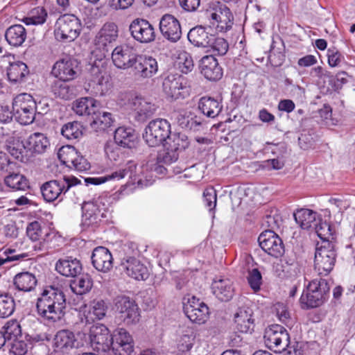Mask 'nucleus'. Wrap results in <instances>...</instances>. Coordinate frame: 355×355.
I'll return each instance as SVG.
<instances>
[{
  "label": "nucleus",
  "mask_w": 355,
  "mask_h": 355,
  "mask_svg": "<svg viewBox=\"0 0 355 355\" xmlns=\"http://www.w3.org/2000/svg\"><path fill=\"white\" fill-rule=\"evenodd\" d=\"M66 297L63 291L56 287L45 288L37 300V314L45 321L55 323L65 314Z\"/></svg>",
  "instance_id": "obj_1"
},
{
  "label": "nucleus",
  "mask_w": 355,
  "mask_h": 355,
  "mask_svg": "<svg viewBox=\"0 0 355 355\" xmlns=\"http://www.w3.org/2000/svg\"><path fill=\"white\" fill-rule=\"evenodd\" d=\"M80 184V180L72 175H64L62 178L44 182L40 191L45 201L51 202L64 195L71 187Z\"/></svg>",
  "instance_id": "obj_2"
},
{
  "label": "nucleus",
  "mask_w": 355,
  "mask_h": 355,
  "mask_svg": "<svg viewBox=\"0 0 355 355\" xmlns=\"http://www.w3.org/2000/svg\"><path fill=\"white\" fill-rule=\"evenodd\" d=\"M329 291V286L326 279H315L311 281L303 291L300 297V302L303 307L315 308L322 305L326 300Z\"/></svg>",
  "instance_id": "obj_3"
},
{
  "label": "nucleus",
  "mask_w": 355,
  "mask_h": 355,
  "mask_svg": "<svg viewBox=\"0 0 355 355\" xmlns=\"http://www.w3.org/2000/svg\"><path fill=\"white\" fill-rule=\"evenodd\" d=\"M336 257V243L328 241L322 242L315 250V270L320 275H327L334 268Z\"/></svg>",
  "instance_id": "obj_4"
},
{
  "label": "nucleus",
  "mask_w": 355,
  "mask_h": 355,
  "mask_svg": "<svg viewBox=\"0 0 355 355\" xmlns=\"http://www.w3.org/2000/svg\"><path fill=\"white\" fill-rule=\"evenodd\" d=\"M35 110L34 98L28 94H20L13 100V116L21 125H29L34 121L36 115Z\"/></svg>",
  "instance_id": "obj_5"
},
{
  "label": "nucleus",
  "mask_w": 355,
  "mask_h": 355,
  "mask_svg": "<svg viewBox=\"0 0 355 355\" xmlns=\"http://www.w3.org/2000/svg\"><path fill=\"white\" fill-rule=\"evenodd\" d=\"M80 21L76 16L71 14L63 15L55 23V38L64 42L73 41L80 34Z\"/></svg>",
  "instance_id": "obj_6"
},
{
  "label": "nucleus",
  "mask_w": 355,
  "mask_h": 355,
  "mask_svg": "<svg viewBox=\"0 0 355 355\" xmlns=\"http://www.w3.org/2000/svg\"><path fill=\"white\" fill-rule=\"evenodd\" d=\"M171 134V124L164 119H156L149 122L145 128L144 139L150 147L164 144Z\"/></svg>",
  "instance_id": "obj_7"
},
{
  "label": "nucleus",
  "mask_w": 355,
  "mask_h": 355,
  "mask_svg": "<svg viewBox=\"0 0 355 355\" xmlns=\"http://www.w3.org/2000/svg\"><path fill=\"white\" fill-rule=\"evenodd\" d=\"M263 339L266 346L275 353L286 349L290 343L287 330L279 324H272L266 328Z\"/></svg>",
  "instance_id": "obj_8"
},
{
  "label": "nucleus",
  "mask_w": 355,
  "mask_h": 355,
  "mask_svg": "<svg viewBox=\"0 0 355 355\" xmlns=\"http://www.w3.org/2000/svg\"><path fill=\"white\" fill-rule=\"evenodd\" d=\"M125 98L127 101L125 105L135 112V118L139 121H146L152 116L156 110L154 104L135 94L127 93L125 94Z\"/></svg>",
  "instance_id": "obj_9"
},
{
  "label": "nucleus",
  "mask_w": 355,
  "mask_h": 355,
  "mask_svg": "<svg viewBox=\"0 0 355 355\" xmlns=\"http://www.w3.org/2000/svg\"><path fill=\"white\" fill-rule=\"evenodd\" d=\"M129 31L133 39L141 44L150 43L156 38L154 26L145 19H135L129 26Z\"/></svg>",
  "instance_id": "obj_10"
},
{
  "label": "nucleus",
  "mask_w": 355,
  "mask_h": 355,
  "mask_svg": "<svg viewBox=\"0 0 355 355\" xmlns=\"http://www.w3.org/2000/svg\"><path fill=\"white\" fill-rule=\"evenodd\" d=\"M184 313L193 322L204 324L209 318V311L207 305L200 299L192 296L184 302Z\"/></svg>",
  "instance_id": "obj_11"
},
{
  "label": "nucleus",
  "mask_w": 355,
  "mask_h": 355,
  "mask_svg": "<svg viewBox=\"0 0 355 355\" xmlns=\"http://www.w3.org/2000/svg\"><path fill=\"white\" fill-rule=\"evenodd\" d=\"M258 241L263 251L275 258L282 257L285 252L282 240L273 230L263 232Z\"/></svg>",
  "instance_id": "obj_12"
},
{
  "label": "nucleus",
  "mask_w": 355,
  "mask_h": 355,
  "mask_svg": "<svg viewBox=\"0 0 355 355\" xmlns=\"http://www.w3.org/2000/svg\"><path fill=\"white\" fill-rule=\"evenodd\" d=\"M211 24L219 32L230 31L234 24V16L230 9L225 4L219 3L208 13Z\"/></svg>",
  "instance_id": "obj_13"
},
{
  "label": "nucleus",
  "mask_w": 355,
  "mask_h": 355,
  "mask_svg": "<svg viewBox=\"0 0 355 355\" xmlns=\"http://www.w3.org/2000/svg\"><path fill=\"white\" fill-rule=\"evenodd\" d=\"M158 71V64L152 56L139 54L132 68V74L137 80L152 78Z\"/></svg>",
  "instance_id": "obj_14"
},
{
  "label": "nucleus",
  "mask_w": 355,
  "mask_h": 355,
  "mask_svg": "<svg viewBox=\"0 0 355 355\" xmlns=\"http://www.w3.org/2000/svg\"><path fill=\"white\" fill-rule=\"evenodd\" d=\"M111 342V349L115 355H132L134 352L132 337L123 328L113 331Z\"/></svg>",
  "instance_id": "obj_15"
},
{
  "label": "nucleus",
  "mask_w": 355,
  "mask_h": 355,
  "mask_svg": "<svg viewBox=\"0 0 355 355\" xmlns=\"http://www.w3.org/2000/svg\"><path fill=\"white\" fill-rule=\"evenodd\" d=\"M90 344L98 352H106L111 349L112 335L108 328L103 324L93 325L89 332Z\"/></svg>",
  "instance_id": "obj_16"
},
{
  "label": "nucleus",
  "mask_w": 355,
  "mask_h": 355,
  "mask_svg": "<svg viewBox=\"0 0 355 355\" xmlns=\"http://www.w3.org/2000/svg\"><path fill=\"white\" fill-rule=\"evenodd\" d=\"M79 71V62L73 58L58 60L53 66L51 73L57 78L70 81L75 79Z\"/></svg>",
  "instance_id": "obj_17"
},
{
  "label": "nucleus",
  "mask_w": 355,
  "mask_h": 355,
  "mask_svg": "<svg viewBox=\"0 0 355 355\" xmlns=\"http://www.w3.org/2000/svg\"><path fill=\"white\" fill-rule=\"evenodd\" d=\"M138 55L139 53H137L132 47L122 44L114 49L112 52V60L114 66L119 69H132Z\"/></svg>",
  "instance_id": "obj_18"
},
{
  "label": "nucleus",
  "mask_w": 355,
  "mask_h": 355,
  "mask_svg": "<svg viewBox=\"0 0 355 355\" xmlns=\"http://www.w3.org/2000/svg\"><path fill=\"white\" fill-rule=\"evenodd\" d=\"M83 215L81 225L83 229L90 227L97 226L103 218L106 216L100 204L97 202H87L83 204L82 207Z\"/></svg>",
  "instance_id": "obj_19"
},
{
  "label": "nucleus",
  "mask_w": 355,
  "mask_h": 355,
  "mask_svg": "<svg viewBox=\"0 0 355 355\" xmlns=\"http://www.w3.org/2000/svg\"><path fill=\"white\" fill-rule=\"evenodd\" d=\"M159 30L163 37L171 42H178L182 35L180 21L170 14H165L161 17Z\"/></svg>",
  "instance_id": "obj_20"
},
{
  "label": "nucleus",
  "mask_w": 355,
  "mask_h": 355,
  "mask_svg": "<svg viewBox=\"0 0 355 355\" xmlns=\"http://www.w3.org/2000/svg\"><path fill=\"white\" fill-rule=\"evenodd\" d=\"M116 306L121 314V318L127 324H133L139 321L140 316L139 307L135 302L129 297H119Z\"/></svg>",
  "instance_id": "obj_21"
},
{
  "label": "nucleus",
  "mask_w": 355,
  "mask_h": 355,
  "mask_svg": "<svg viewBox=\"0 0 355 355\" xmlns=\"http://www.w3.org/2000/svg\"><path fill=\"white\" fill-rule=\"evenodd\" d=\"M136 168L137 165L133 161H128L120 168L112 172L110 174L101 177L87 178H85L84 181L86 185L89 184L98 185L109 180H120L128 175L132 177Z\"/></svg>",
  "instance_id": "obj_22"
},
{
  "label": "nucleus",
  "mask_w": 355,
  "mask_h": 355,
  "mask_svg": "<svg viewBox=\"0 0 355 355\" xmlns=\"http://www.w3.org/2000/svg\"><path fill=\"white\" fill-rule=\"evenodd\" d=\"M121 266L129 277L136 280H146L149 276L148 268L134 257H123Z\"/></svg>",
  "instance_id": "obj_23"
},
{
  "label": "nucleus",
  "mask_w": 355,
  "mask_h": 355,
  "mask_svg": "<svg viewBox=\"0 0 355 355\" xmlns=\"http://www.w3.org/2000/svg\"><path fill=\"white\" fill-rule=\"evenodd\" d=\"M254 313L248 306L239 307L234 314L236 328L241 333H252L255 327Z\"/></svg>",
  "instance_id": "obj_24"
},
{
  "label": "nucleus",
  "mask_w": 355,
  "mask_h": 355,
  "mask_svg": "<svg viewBox=\"0 0 355 355\" xmlns=\"http://www.w3.org/2000/svg\"><path fill=\"white\" fill-rule=\"evenodd\" d=\"M93 266L102 272H109L113 267V257L105 247L98 246L94 249L91 257Z\"/></svg>",
  "instance_id": "obj_25"
},
{
  "label": "nucleus",
  "mask_w": 355,
  "mask_h": 355,
  "mask_svg": "<svg viewBox=\"0 0 355 355\" xmlns=\"http://www.w3.org/2000/svg\"><path fill=\"white\" fill-rule=\"evenodd\" d=\"M201 73L207 80L216 81L223 76V69L217 59L212 55H205L200 60Z\"/></svg>",
  "instance_id": "obj_26"
},
{
  "label": "nucleus",
  "mask_w": 355,
  "mask_h": 355,
  "mask_svg": "<svg viewBox=\"0 0 355 355\" xmlns=\"http://www.w3.org/2000/svg\"><path fill=\"white\" fill-rule=\"evenodd\" d=\"M5 148L15 159L21 162L28 163L31 162V155L24 144L18 138L8 137L6 139Z\"/></svg>",
  "instance_id": "obj_27"
},
{
  "label": "nucleus",
  "mask_w": 355,
  "mask_h": 355,
  "mask_svg": "<svg viewBox=\"0 0 355 355\" xmlns=\"http://www.w3.org/2000/svg\"><path fill=\"white\" fill-rule=\"evenodd\" d=\"M183 78L179 74L170 73L163 80V91L167 97L177 99L181 95V90L184 89L182 85Z\"/></svg>",
  "instance_id": "obj_28"
},
{
  "label": "nucleus",
  "mask_w": 355,
  "mask_h": 355,
  "mask_svg": "<svg viewBox=\"0 0 355 355\" xmlns=\"http://www.w3.org/2000/svg\"><path fill=\"white\" fill-rule=\"evenodd\" d=\"M50 143L46 136L40 132H34L31 134L26 141V147L31 155V161L33 155L42 154L49 147Z\"/></svg>",
  "instance_id": "obj_29"
},
{
  "label": "nucleus",
  "mask_w": 355,
  "mask_h": 355,
  "mask_svg": "<svg viewBox=\"0 0 355 355\" xmlns=\"http://www.w3.org/2000/svg\"><path fill=\"white\" fill-rule=\"evenodd\" d=\"M55 270L63 276L76 277L80 273L82 265L79 260L69 257L59 259L55 264Z\"/></svg>",
  "instance_id": "obj_30"
},
{
  "label": "nucleus",
  "mask_w": 355,
  "mask_h": 355,
  "mask_svg": "<svg viewBox=\"0 0 355 355\" xmlns=\"http://www.w3.org/2000/svg\"><path fill=\"white\" fill-rule=\"evenodd\" d=\"M214 34L209 33L207 28L202 26H196L188 33L189 41L195 46L206 49L212 39Z\"/></svg>",
  "instance_id": "obj_31"
},
{
  "label": "nucleus",
  "mask_w": 355,
  "mask_h": 355,
  "mask_svg": "<svg viewBox=\"0 0 355 355\" xmlns=\"http://www.w3.org/2000/svg\"><path fill=\"white\" fill-rule=\"evenodd\" d=\"M118 26L114 22L105 23L98 33L96 42L100 46L106 47L107 44L116 41L118 37Z\"/></svg>",
  "instance_id": "obj_32"
},
{
  "label": "nucleus",
  "mask_w": 355,
  "mask_h": 355,
  "mask_svg": "<svg viewBox=\"0 0 355 355\" xmlns=\"http://www.w3.org/2000/svg\"><path fill=\"white\" fill-rule=\"evenodd\" d=\"M54 342L56 347L62 350H69L80 347V343L76 338L73 332L67 329L58 331L55 336Z\"/></svg>",
  "instance_id": "obj_33"
},
{
  "label": "nucleus",
  "mask_w": 355,
  "mask_h": 355,
  "mask_svg": "<svg viewBox=\"0 0 355 355\" xmlns=\"http://www.w3.org/2000/svg\"><path fill=\"white\" fill-rule=\"evenodd\" d=\"M295 220L304 230L313 229L320 220L319 215L309 209H300L293 214Z\"/></svg>",
  "instance_id": "obj_34"
},
{
  "label": "nucleus",
  "mask_w": 355,
  "mask_h": 355,
  "mask_svg": "<svg viewBox=\"0 0 355 355\" xmlns=\"http://www.w3.org/2000/svg\"><path fill=\"white\" fill-rule=\"evenodd\" d=\"M201 112L209 118H215L221 112L223 105L220 101L210 96L202 97L198 103Z\"/></svg>",
  "instance_id": "obj_35"
},
{
  "label": "nucleus",
  "mask_w": 355,
  "mask_h": 355,
  "mask_svg": "<svg viewBox=\"0 0 355 355\" xmlns=\"http://www.w3.org/2000/svg\"><path fill=\"white\" fill-rule=\"evenodd\" d=\"M29 75L28 66L21 61L10 62L7 69V76L10 82L21 83L25 82Z\"/></svg>",
  "instance_id": "obj_36"
},
{
  "label": "nucleus",
  "mask_w": 355,
  "mask_h": 355,
  "mask_svg": "<svg viewBox=\"0 0 355 355\" xmlns=\"http://www.w3.org/2000/svg\"><path fill=\"white\" fill-rule=\"evenodd\" d=\"M214 294L220 301L227 302L234 295L232 282L229 279H220L214 280L212 283Z\"/></svg>",
  "instance_id": "obj_37"
},
{
  "label": "nucleus",
  "mask_w": 355,
  "mask_h": 355,
  "mask_svg": "<svg viewBox=\"0 0 355 355\" xmlns=\"http://www.w3.org/2000/svg\"><path fill=\"white\" fill-rule=\"evenodd\" d=\"M97 109V101L92 97L80 98L73 103V111L80 116L96 115Z\"/></svg>",
  "instance_id": "obj_38"
},
{
  "label": "nucleus",
  "mask_w": 355,
  "mask_h": 355,
  "mask_svg": "<svg viewBox=\"0 0 355 355\" xmlns=\"http://www.w3.org/2000/svg\"><path fill=\"white\" fill-rule=\"evenodd\" d=\"M114 139L118 146L131 148L135 146L137 137L132 128L119 127L114 132Z\"/></svg>",
  "instance_id": "obj_39"
},
{
  "label": "nucleus",
  "mask_w": 355,
  "mask_h": 355,
  "mask_svg": "<svg viewBox=\"0 0 355 355\" xmlns=\"http://www.w3.org/2000/svg\"><path fill=\"white\" fill-rule=\"evenodd\" d=\"M299 272L295 257L293 254L286 255L280 259L277 265L276 272L281 277H291L297 275Z\"/></svg>",
  "instance_id": "obj_40"
},
{
  "label": "nucleus",
  "mask_w": 355,
  "mask_h": 355,
  "mask_svg": "<svg viewBox=\"0 0 355 355\" xmlns=\"http://www.w3.org/2000/svg\"><path fill=\"white\" fill-rule=\"evenodd\" d=\"M37 283L36 277L29 272L17 274L13 279V284L16 289L23 292L33 291Z\"/></svg>",
  "instance_id": "obj_41"
},
{
  "label": "nucleus",
  "mask_w": 355,
  "mask_h": 355,
  "mask_svg": "<svg viewBox=\"0 0 355 355\" xmlns=\"http://www.w3.org/2000/svg\"><path fill=\"white\" fill-rule=\"evenodd\" d=\"M5 37L10 45L20 46L26 40V31L21 24L12 25L6 30Z\"/></svg>",
  "instance_id": "obj_42"
},
{
  "label": "nucleus",
  "mask_w": 355,
  "mask_h": 355,
  "mask_svg": "<svg viewBox=\"0 0 355 355\" xmlns=\"http://www.w3.org/2000/svg\"><path fill=\"white\" fill-rule=\"evenodd\" d=\"M7 174L4 178V182L8 187L17 191H24L29 188L28 180L24 175L19 173L18 168Z\"/></svg>",
  "instance_id": "obj_43"
},
{
  "label": "nucleus",
  "mask_w": 355,
  "mask_h": 355,
  "mask_svg": "<svg viewBox=\"0 0 355 355\" xmlns=\"http://www.w3.org/2000/svg\"><path fill=\"white\" fill-rule=\"evenodd\" d=\"M92 118L93 121L90 123V125L96 132L105 131L114 123V119L110 112H98L97 110L96 114L93 115Z\"/></svg>",
  "instance_id": "obj_44"
},
{
  "label": "nucleus",
  "mask_w": 355,
  "mask_h": 355,
  "mask_svg": "<svg viewBox=\"0 0 355 355\" xmlns=\"http://www.w3.org/2000/svg\"><path fill=\"white\" fill-rule=\"evenodd\" d=\"M67 81L57 80L51 86L52 92L62 99L69 100L75 95L74 88L67 83Z\"/></svg>",
  "instance_id": "obj_45"
},
{
  "label": "nucleus",
  "mask_w": 355,
  "mask_h": 355,
  "mask_svg": "<svg viewBox=\"0 0 355 355\" xmlns=\"http://www.w3.org/2000/svg\"><path fill=\"white\" fill-rule=\"evenodd\" d=\"M189 144L187 136L184 133L178 132L171 133L164 142V146H168L178 152L179 150H184L189 146Z\"/></svg>",
  "instance_id": "obj_46"
},
{
  "label": "nucleus",
  "mask_w": 355,
  "mask_h": 355,
  "mask_svg": "<svg viewBox=\"0 0 355 355\" xmlns=\"http://www.w3.org/2000/svg\"><path fill=\"white\" fill-rule=\"evenodd\" d=\"M89 73L92 77L91 82L94 85L102 87L104 83H106L108 80V76L105 68L101 65L100 66L95 62L91 65Z\"/></svg>",
  "instance_id": "obj_47"
},
{
  "label": "nucleus",
  "mask_w": 355,
  "mask_h": 355,
  "mask_svg": "<svg viewBox=\"0 0 355 355\" xmlns=\"http://www.w3.org/2000/svg\"><path fill=\"white\" fill-rule=\"evenodd\" d=\"M62 135L69 140H76L83 135V126L78 121L68 122L61 129Z\"/></svg>",
  "instance_id": "obj_48"
},
{
  "label": "nucleus",
  "mask_w": 355,
  "mask_h": 355,
  "mask_svg": "<svg viewBox=\"0 0 355 355\" xmlns=\"http://www.w3.org/2000/svg\"><path fill=\"white\" fill-rule=\"evenodd\" d=\"M209 42V45L206 49L207 51L213 52L217 55H224L227 53L229 49V44L226 40L223 37L213 35L212 39Z\"/></svg>",
  "instance_id": "obj_49"
},
{
  "label": "nucleus",
  "mask_w": 355,
  "mask_h": 355,
  "mask_svg": "<svg viewBox=\"0 0 355 355\" xmlns=\"http://www.w3.org/2000/svg\"><path fill=\"white\" fill-rule=\"evenodd\" d=\"M320 220L316 222V225L313 227V229L315 231L318 236L322 240V242L324 241H328L336 243L335 238L333 235V232L331 230V225L327 223L326 221H322V218L320 217Z\"/></svg>",
  "instance_id": "obj_50"
},
{
  "label": "nucleus",
  "mask_w": 355,
  "mask_h": 355,
  "mask_svg": "<svg viewBox=\"0 0 355 355\" xmlns=\"http://www.w3.org/2000/svg\"><path fill=\"white\" fill-rule=\"evenodd\" d=\"M93 286V281L88 274L83 275L74 281L71 286L73 291L78 295H83L89 292Z\"/></svg>",
  "instance_id": "obj_51"
},
{
  "label": "nucleus",
  "mask_w": 355,
  "mask_h": 355,
  "mask_svg": "<svg viewBox=\"0 0 355 355\" xmlns=\"http://www.w3.org/2000/svg\"><path fill=\"white\" fill-rule=\"evenodd\" d=\"M15 309L14 298L8 294L0 295V318L10 316Z\"/></svg>",
  "instance_id": "obj_52"
},
{
  "label": "nucleus",
  "mask_w": 355,
  "mask_h": 355,
  "mask_svg": "<svg viewBox=\"0 0 355 355\" xmlns=\"http://www.w3.org/2000/svg\"><path fill=\"white\" fill-rule=\"evenodd\" d=\"M78 154V152L73 146H67L60 148L58 157L61 162L71 167Z\"/></svg>",
  "instance_id": "obj_53"
},
{
  "label": "nucleus",
  "mask_w": 355,
  "mask_h": 355,
  "mask_svg": "<svg viewBox=\"0 0 355 355\" xmlns=\"http://www.w3.org/2000/svg\"><path fill=\"white\" fill-rule=\"evenodd\" d=\"M3 329V332L6 340L16 339L18 336H21V329L19 322L16 320H8Z\"/></svg>",
  "instance_id": "obj_54"
},
{
  "label": "nucleus",
  "mask_w": 355,
  "mask_h": 355,
  "mask_svg": "<svg viewBox=\"0 0 355 355\" xmlns=\"http://www.w3.org/2000/svg\"><path fill=\"white\" fill-rule=\"evenodd\" d=\"M47 12L43 7H36L31 10L29 17L25 18L24 21L29 24H42L46 21Z\"/></svg>",
  "instance_id": "obj_55"
},
{
  "label": "nucleus",
  "mask_w": 355,
  "mask_h": 355,
  "mask_svg": "<svg viewBox=\"0 0 355 355\" xmlns=\"http://www.w3.org/2000/svg\"><path fill=\"white\" fill-rule=\"evenodd\" d=\"M165 149L157 156L159 163L169 165L176 162L179 157L178 152L173 150L168 146H164Z\"/></svg>",
  "instance_id": "obj_56"
},
{
  "label": "nucleus",
  "mask_w": 355,
  "mask_h": 355,
  "mask_svg": "<svg viewBox=\"0 0 355 355\" xmlns=\"http://www.w3.org/2000/svg\"><path fill=\"white\" fill-rule=\"evenodd\" d=\"M121 146L114 143L107 144L105 146V152L110 161H121L123 157Z\"/></svg>",
  "instance_id": "obj_57"
},
{
  "label": "nucleus",
  "mask_w": 355,
  "mask_h": 355,
  "mask_svg": "<svg viewBox=\"0 0 355 355\" xmlns=\"http://www.w3.org/2000/svg\"><path fill=\"white\" fill-rule=\"evenodd\" d=\"M43 228L38 221H33L29 223L26 227L28 237L33 241H39L43 235Z\"/></svg>",
  "instance_id": "obj_58"
},
{
  "label": "nucleus",
  "mask_w": 355,
  "mask_h": 355,
  "mask_svg": "<svg viewBox=\"0 0 355 355\" xmlns=\"http://www.w3.org/2000/svg\"><path fill=\"white\" fill-rule=\"evenodd\" d=\"M248 284L254 292L260 290L262 284V276L258 268H253L250 270L247 277Z\"/></svg>",
  "instance_id": "obj_59"
},
{
  "label": "nucleus",
  "mask_w": 355,
  "mask_h": 355,
  "mask_svg": "<svg viewBox=\"0 0 355 355\" xmlns=\"http://www.w3.org/2000/svg\"><path fill=\"white\" fill-rule=\"evenodd\" d=\"M17 169V164L12 161L6 153L0 151V171L3 173H7Z\"/></svg>",
  "instance_id": "obj_60"
},
{
  "label": "nucleus",
  "mask_w": 355,
  "mask_h": 355,
  "mask_svg": "<svg viewBox=\"0 0 355 355\" xmlns=\"http://www.w3.org/2000/svg\"><path fill=\"white\" fill-rule=\"evenodd\" d=\"M28 349L27 343L18 338L14 339L10 352L14 355H25Z\"/></svg>",
  "instance_id": "obj_61"
},
{
  "label": "nucleus",
  "mask_w": 355,
  "mask_h": 355,
  "mask_svg": "<svg viewBox=\"0 0 355 355\" xmlns=\"http://www.w3.org/2000/svg\"><path fill=\"white\" fill-rule=\"evenodd\" d=\"M216 191L213 187L207 188L203 192L204 200L210 211L216 205Z\"/></svg>",
  "instance_id": "obj_62"
},
{
  "label": "nucleus",
  "mask_w": 355,
  "mask_h": 355,
  "mask_svg": "<svg viewBox=\"0 0 355 355\" xmlns=\"http://www.w3.org/2000/svg\"><path fill=\"white\" fill-rule=\"evenodd\" d=\"M107 311V306L103 300H98L94 302L92 313L98 320L105 317Z\"/></svg>",
  "instance_id": "obj_63"
},
{
  "label": "nucleus",
  "mask_w": 355,
  "mask_h": 355,
  "mask_svg": "<svg viewBox=\"0 0 355 355\" xmlns=\"http://www.w3.org/2000/svg\"><path fill=\"white\" fill-rule=\"evenodd\" d=\"M279 222L280 217L278 214H268L264 217L263 225L270 228L269 230H273L275 232V230L279 227Z\"/></svg>",
  "instance_id": "obj_64"
}]
</instances>
